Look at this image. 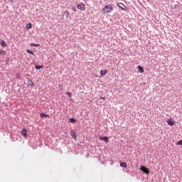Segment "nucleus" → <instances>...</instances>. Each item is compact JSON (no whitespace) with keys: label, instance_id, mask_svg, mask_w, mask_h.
<instances>
[{"label":"nucleus","instance_id":"nucleus-18","mask_svg":"<svg viewBox=\"0 0 182 182\" xmlns=\"http://www.w3.org/2000/svg\"><path fill=\"white\" fill-rule=\"evenodd\" d=\"M69 122H70V123H76V119H75V118H70V119H69Z\"/></svg>","mask_w":182,"mask_h":182},{"label":"nucleus","instance_id":"nucleus-23","mask_svg":"<svg viewBox=\"0 0 182 182\" xmlns=\"http://www.w3.org/2000/svg\"><path fill=\"white\" fill-rule=\"evenodd\" d=\"M178 146H182V140H180L179 141L177 142Z\"/></svg>","mask_w":182,"mask_h":182},{"label":"nucleus","instance_id":"nucleus-28","mask_svg":"<svg viewBox=\"0 0 182 182\" xmlns=\"http://www.w3.org/2000/svg\"><path fill=\"white\" fill-rule=\"evenodd\" d=\"M10 1H12V0H10Z\"/></svg>","mask_w":182,"mask_h":182},{"label":"nucleus","instance_id":"nucleus-3","mask_svg":"<svg viewBox=\"0 0 182 182\" xmlns=\"http://www.w3.org/2000/svg\"><path fill=\"white\" fill-rule=\"evenodd\" d=\"M77 9H80V11H85L86 9V6H85V4L80 3L77 6Z\"/></svg>","mask_w":182,"mask_h":182},{"label":"nucleus","instance_id":"nucleus-8","mask_svg":"<svg viewBox=\"0 0 182 182\" xmlns=\"http://www.w3.org/2000/svg\"><path fill=\"white\" fill-rule=\"evenodd\" d=\"M117 6L120 9H122V11H124V8H126V6H124L123 3H118Z\"/></svg>","mask_w":182,"mask_h":182},{"label":"nucleus","instance_id":"nucleus-4","mask_svg":"<svg viewBox=\"0 0 182 182\" xmlns=\"http://www.w3.org/2000/svg\"><path fill=\"white\" fill-rule=\"evenodd\" d=\"M166 122L168 124V126H174V124H176V121H174V119H173L172 118H169L166 121Z\"/></svg>","mask_w":182,"mask_h":182},{"label":"nucleus","instance_id":"nucleus-13","mask_svg":"<svg viewBox=\"0 0 182 182\" xmlns=\"http://www.w3.org/2000/svg\"><path fill=\"white\" fill-rule=\"evenodd\" d=\"M138 70L140 72V73H144V69H143V67L138 66Z\"/></svg>","mask_w":182,"mask_h":182},{"label":"nucleus","instance_id":"nucleus-22","mask_svg":"<svg viewBox=\"0 0 182 182\" xmlns=\"http://www.w3.org/2000/svg\"><path fill=\"white\" fill-rule=\"evenodd\" d=\"M16 79H21V74L17 73V74L16 75Z\"/></svg>","mask_w":182,"mask_h":182},{"label":"nucleus","instance_id":"nucleus-10","mask_svg":"<svg viewBox=\"0 0 182 182\" xmlns=\"http://www.w3.org/2000/svg\"><path fill=\"white\" fill-rule=\"evenodd\" d=\"M100 75L101 76H105V75H107V70H101Z\"/></svg>","mask_w":182,"mask_h":182},{"label":"nucleus","instance_id":"nucleus-6","mask_svg":"<svg viewBox=\"0 0 182 182\" xmlns=\"http://www.w3.org/2000/svg\"><path fill=\"white\" fill-rule=\"evenodd\" d=\"M21 134L26 139H28V130L26 129H23L21 131Z\"/></svg>","mask_w":182,"mask_h":182},{"label":"nucleus","instance_id":"nucleus-7","mask_svg":"<svg viewBox=\"0 0 182 182\" xmlns=\"http://www.w3.org/2000/svg\"><path fill=\"white\" fill-rule=\"evenodd\" d=\"M100 140H103L105 143H109V138L107 136H100Z\"/></svg>","mask_w":182,"mask_h":182},{"label":"nucleus","instance_id":"nucleus-14","mask_svg":"<svg viewBox=\"0 0 182 182\" xmlns=\"http://www.w3.org/2000/svg\"><path fill=\"white\" fill-rule=\"evenodd\" d=\"M40 117L43 119V118L49 117V115H48L45 113H41V114H40Z\"/></svg>","mask_w":182,"mask_h":182},{"label":"nucleus","instance_id":"nucleus-20","mask_svg":"<svg viewBox=\"0 0 182 182\" xmlns=\"http://www.w3.org/2000/svg\"><path fill=\"white\" fill-rule=\"evenodd\" d=\"M26 52H27V53H29L30 55H34L33 51H32L31 50H27Z\"/></svg>","mask_w":182,"mask_h":182},{"label":"nucleus","instance_id":"nucleus-27","mask_svg":"<svg viewBox=\"0 0 182 182\" xmlns=\"http://www.w3.org/2000/svg\"><path fill=\"white\" fill-rule=\"evenodd\" d=\"M33 46H39V44H33Z\"/></svg>","mask_w":182,"mask_h":182},{"label":"nucleus","instance_id":"nucleus-19","mask_svg":"<svg viewBox=\"0 0 182 182\" xmlns=\"http://www.w3.org/2000/svg\"><path fill=\"white\" fill-rule=\"evenodd\" d=\"M58 89H59V90H60V91H62V90H63V86L62 85H58Z\"/></svg>","mask_w":182,"mask_h":182},{"label":"nucleus","instance_id":"nucleus-15","mask_svg":"<svg viewBox=\"0 0 182 182\" xmlns=\"http://www.w3.org/2000/svg\"><path fill=\"white\" fill-rule=\"evenodd\" d=\"M26 29H32V23H28L26 26Z\"/></svg>","mask_w":182,"mask_h":182},{"label":"nucleus","instance_id":"nucleus-17","mask_svg":"<svg viewBox=\"0 0 182 182\" xmlns=\"http://www.w3.org/2000/svg\"><path fill=\"white\" fill-rule=\"evenodd\" d=\"M0 55H1L2 56L6 55V51H5V50L1 49V50H0Z\"/></svg>","mask_w":182,"mask_h":182},{"label":"nucleus","instance_id":"nucleus-9","mask_svg":"<svg viewBox=\"0 0 182 182\" xmlns=\"http://www.w3.org/2000/svg\"><path fill=\"white\" fill-rule=\"evenodd\" d=\"M0 45L3 46V48H6V43L4 40H0Z\"/></svg>","mask_w":182,"mask_h":182},{"label":"nucleus","instance_id":"nucleus-21","mask_svg":"<svg viewBox=\"0 0 182 182\" xmlns=\"http://www.w3.org/2000/svg\"><path fill=\"white\" fill-rule=\"evenodd\" d=\"M42 68H43L42 65H36V69L37 70L42 69Z\"/></svg>","mask_w":182,"mask_h":182},{"label":"nucleus","instance_id":"nucleus-2","mask_svg":"<svg viewBox=\"0 0 182 182\" xmlns=\"http://www.w3.org/2000/svg\"><path fill=\"white\" fill-rule=\"evenodd\" d=\"M70 14L69 13V11L65 10L62 13L63 18H65V19H68L69 18Z\"/></svg>","mask_w":182,"mask_h":182},{"label":"nucleus","instance_id":"nucleus-11","mask_svg":"<svg viewBox=\"0 0 182 182\" xmlns=\"http://www.w3.org/2000/svg\"><path fill=\"white\" fill-rule=\"evenodd\" d=\"M28 83L31 87H33L35 86V83H33V82H32V80H31L30 79H28Z\"/></svg>","mask_w":182,"mask_h":182},{"label":"nucleus","instance_id":"nucleus-12","mask_svg":"<svg viewBox=\"0 0 182 182\" xmlns=\"http://www.w3.org/2000/svg\"><path fill=\"white\" fill-rule=\"evenodd\" d=\"M70 136H72V137H73V139H75V140H76V139H77L76 132L71 131Z\"/></svg>","mask_w":182,"mask_h":182},{"label":"nucleus","instance_id":"nucleus-25","mask_svg":"<svg viewBox=\"0 0 182 182\" xmlns=\"http://www.w3.org/2000/svg\"><path fill=\"white\" fill-rule=\"evenodd\" d=\"M72 9H73V11H74V12H76V8L73 7Z\"/></svg>","mask_w":182,"mask_h":182},{"label":"nucleus","instance_id":"nucleus-26","mask_svg":"<svg viewBox=\"0 0 182 182\" xmlns=\"http://www.w3.org/2000/svg\"><path fill=\"white\" fill-rule=\"evenodd\" d=\"M100 99H102V100H106V98H105L103 97H100Z\"/></svg>","mask_w":182,"mask_h":182},{"label":"nucleus","instance_id":"nucleus-5","mask_svg":"<svg viewBox=\"0 0 182 182\" xmlns=\"http://www.w3.org/2000/svg\"><path fill=\"white\" fill-rule=\"evenodd\" d=\"M140 170H141V171H143V173H145V174H149V173H150L149 169L147 168H146V166H144L140 167Z\"/></svg>","mask_w":182,"mask_h":182},{"label":"nucleus","instance_id":"nucleus-24","mask_svg":"<svg viewBox=\"0 0 182 182\" xmlns=\"http://www.w3.org/2000/svg\"><path fill=\"white\" fill-rule=\"evenodd\" d=\"M66 95L69 96V97H72V92H66Z\"/></svg>","mask_w":182,"mask_h":182},{"label":"nucleus","instance_id":"nucleus-16","mask_svg":"<svg viewBox=\"0 0 182 182\" xmlns=\"http://www.w3.org/2000/svg\"><path fill=\"white\" fill-rule=\"evenodd\" d=\"M120 166L123 167L124 168H126L127 167V165L126 162H122V163H120Z\"/></svg>","mask_w":182,"mask_h":182},{"label":"nucleus","instance_id":"nucleus-1","mask_svg":"<svg viewBox=\"0 0 182 182\" xmlns=\"http://www.w3.org/2000/svg\"><path fill=\"white\" fill-rule=\"evenodd\" d=\"M111 12H113V5L112 4H107L102 9L103 15L110 14Z\"/></svg>","mask_w":182,"mask_h":182}]
</instances>
